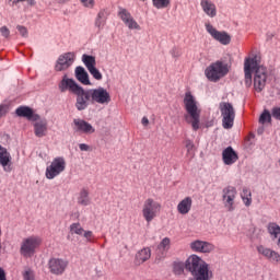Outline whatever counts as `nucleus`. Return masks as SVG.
Instances as JSON below:
<instances>
[{
  "label": "nucleus",
  "mask_w": 280,
  "mask_h": 280,
  "mask_svg": "<svg viewBox=\"0 0 280 280\" xmlns=\"http://www.w3.org/2000/svg\"><path fill=\"white\" fill-rule=\"evenodd\" d=\"M170 54L173 58H180V49L178 47H173Z\"/></svg>",
  "instance_id": "nucleus-45"
},
{
  "label": "nucleus",
  "mask_w": 280,
  "mask_h": 280,
  "mask_svg": "<svg viewBox=\"0 0 280 280\" xmlns=\"http://www.w3.org/2000/svg\"><path fill=\"white\" fill-rule=\"evenodd\" d=\"M118 16L129 30H141L139 23H137L135 18H132V14H130L125 8H119Z\"/></svg>",
  "instance_id": "nucleus-17"
},
{
  "label": "nucleus",
  "mask_w": 280,
  "mask_h": 280,
  "mask_svg": "<svg viewBox=\"0 0 280 280\" xmlns=\"http://www.w3.org/2000/svg\"><path fill=\"white\" fill-rule=\"evenodd\" d=\"M206 31L210 36L220 43L221 45H230L231 44V35L224 31H218L213 25L210 23H206Z\"/></svg>",
  "instance_id": "nucleus-11"
},
{
  "label": "nucleus",
  "mask_w": 280,
  "mask_h": 280,
  "mask_svg": "<svg viewBox=\"0 0 280 280\" xmlns=\"http://www.w3.org/2000/svg\"><path fill=\"white\" fill-rule=\"evenodd\" d=\"M10 113L9 104H0V119H3Z\"/></svg>",
  "instance_id": "nucleus-39"
},
{
  "label": "nucleus",
  "mask_w": 280,
  "mask_h": 280,
  "mask_svg": "<svg viewBox=\"0 0 280 280\" xmlns=\"http://www.w3.org/2000/svg\"><path fill=\"white\" fill-rule=\"evenodd\" d=\"M79 89L80 85L77 84L75 80L68 78L67 74H65L62 80L59 82L60 93H67V91H70L72 95H75Z\"/></svg>",
  "instance_id": "nucleus-18"
},
{
  "label": "nucleus",
  "mask_w": 280,
  "mask_h": 280,
  "mask_svg": "<svg viewBox=\"0 0 280 280\" xmlns=\"http://www.w3.org/2000/svg\"><path fill=\"white\" fill-rule=\"evenodd\" d=\"M152 3L158 10H163L170 5V0H152Z\"/></svg>",
  "instance_id": "nucleus-37"
},
{
  "label": "nucleus",
  "mask_w": 280,
  "mask_h": 280,
  "mask_svg": "<svg viewBox=\"0 0 280 280\" xmlns=\"http://www.w3.org/2000/svg\"><path fill=\"white\" fill-rule=\"evenodd\" d=\"M0 33L4 38H10V28L8 26L0 27Z\"/></svg>",
  "instance_id": "nucleus-46"
},
{
  "label": "nucleus",
  "mask_w": 280,
  "mask_h": 280,
  "mask_svg": "<svg viewBox=\"0 0 280 280\" xmlns=\"http://www.w3.org/2000/svg\"><path fill=\"white\" fill-rule=\"evenodd\" d=\"M33 121H35L33 125L35 137H37L38 139H43V137H47V132H48L47 119H40V116H39L38 120H33Z\"/></svg>",
  "instance_id": "nucleus-20"
},
{
  "label": "nucleus",
  "mask_w": 280,
  "mask_h": 280,
  "mask_svg": "<svg viewBox=\"0 0 280 280\" xmlns=\"http://www.w3.org/2000/svg\"><path fill=\"white\" fill-rule=\"evenodd\" d=\"M185 269L190 272L192 278L188 280H212L213 279V270L207 261L202 260V258L197 255H191L188 257L185 264L183 262H174L173 272L174 275H183Z\"/></svg>",
  "instance_id": "nucleus-1"
},
{
  "label": "nucleus",
  "mask_w": 280,
  "mask_h": 280,
  "mask_svg": "<svg viewBox=\"0 0 280 280\" xmlns=\"http://www.w3.org/2000/svg\"><path fill=\"white\" fill-rule=\"evenodd\" d=\"M75 78L81 84L85 86H91V80L89 79V72L84 69V67L79 66L75 68Z\"/></svg>",
  "instance_id": "nucleus-28"
},
{
  "label": "nucleus",
  "mask_w": 280,
  "mask_h": 280,
  "mask_svg": "<svg viewBox=\"0 0 280 280\" xmlns=\"http://www.w3.org/2000/svg\"><path fill=\"white\" fill-rule=\"evenodd\" d=\"M219 110L222 117V127L225 130H231L233 124H235V108L233 107V104L221 102L219 104Z\"/></svg>",
  "instance_id": "nucleus-4"
},
{
  "label": "nucleus",
  "mask_w": 280,
  "mask_h": 280,
  "mask_svg": "<svg viewBox=\"0 0 280 280\" xmlns=\"http://www.w3.org/2000/svg\"><path fill=\"white\" fill-rule=\"evenodd\" d=\"M237 198V188L226 186L222 189V200L228 211H235V199Z\"/></svg>",
  "instance_id": "nucleus-10"
},
{
  "label": "nucleus",
  "mask_w": 280,
  "mask_h": 280,
  "mask_svg": "<svg viewBox=\"0 0 280 280\" xmlns=\"http://www.w3.org/2000/svg\"><path fill=\"white\" fill-rule=\"evenodd\" d=\"M106 21H108V11L106 9H101L94 22V25L95 27H97L98 32H102V30H104Z\"/></svg>",
  "instance_id": "nucleus-26"
},
{
  "label": "nucleus",
  "mask_w": 280,
  "mask_h": 280,
  "mask_svg": "<svg viewBox=\"0 0 280 280\" xmlns=\"http://www.w3.org/2000/svg\"><path fill=\"white\" fill-rule=\"evenodd\" d=\"M184 143H185V148L187 150L188 156H194L196 152V145L194 144V141L186 139Z\"/></svg>",
  "instance_id": "nucleus-35"
},
{
  "label": "nucleus",
  "mask_w": 280,
  "mask_h": 280,
  "mask_svg": "<svg viewBox=\"0 0 280 280\" xmlns=\"http://www.w3.org/2000/svg\"><path fill=\"white\" fill-rule=\"evenodd\" d=\"M66 168L67 162L65 161V158H55L51 164L46 167V178H48V180H54V178L60 176Z\"/></svg>",
  "instance_id": "nucleus-9"
},
{
  "label": "nucleus",
  "mask_w": 280,
  "mask_h": 280,
  "mask_svg": "<svg viewBox=\"0 0 280 280\" xmlns=\"http://www.w3.org/2000/svg\"><path fill=\"white\" fill-rule=\"evenodd\" d=\"M245 86L250 89L254 83V91L261 93L268 82V68L257 61L256 58H246L244 62ZM254 73V79H253Z\"/></svg>",
  "instance_id": "nucleus-2"
},
{
  "label": "nucleus",
  "mask_w": 280,
  "mask_h": 280,
  "mask_svg": "<svg viewBox=\"0 0 280 280\" xmlns=\"http://www.w3.org/2000/svg\"><path fill=\"white\" fill-rule=\"evenodd\" d=\"M24 280H36L35 276H34V271L32 269L26 270L23 273Z\"/></svg>",
  "instance_id": "nucleus-41"
},
{
  "label": "nucleus",
  "mask_w": 280,
  "mask_h": 280,
  "mask_svg": "<svg viewBox=\"0 0 280 280\" xmlns=\"http://www.w3.org/2000/svg\"><path fill=\"white\" fill-rule=\"evenodd\" d=\"M241 198L245 207H250V205H253V192L250 191V189L244 187L243 191L241 192Z\"/></svg>",
  "instance_id": "nucleus-30"
},
{
  "label": "nucleus",
  "mask_w": 280,
  "mask_h": 280,
  "mask_svg": "<svg viewBox=\"0 0 280 280\" xmlns=\"http://www.w3.org/2000/svg\"><path fill=\"white\" fill-rule=\"evenodd\" d=\"M256 250L258 255H261V257L268 259V261H271L272 264H280V254L275 249H271L270 247H266L264 245H258L256 247Z\"/></svg>",
  "instance_id": "nucleus-16"
},
{
  "label": "nucleus",
  "mask_w": 280,
  "mask_h": 280,
  "mask_svg": "<svg viewBox=\"0 0 280 280\" xmlns=\"http://www.w3.org/2000/svg\"><path fill=\"white\" fill-rule=\"evenodd\" d=\"M267 231L269 235H271L272 240H278L280 235V226L276 222H270L267 226Z\"/></svg>",
  "instance_id": "nucleus-31"
},
{
  "label": "nucleus",
  "mask_w": 280,
  "mask_h": 280,
  "mask_svg": "<svg viewBox=\"0 0 280 280\" xmlns=\"http://www.w3.org/2000/svg\"><path fill=\"white\" fill-rule=\"evenodd\" d=\"M271 117H273V119H277L278 121H280V107H273L271 109Z\"/></svg>",
  "instance_id": "nucleus-43"
},
{
  "label": "nucleus",
  "mask_w": 280,
  "mask_h": 280,
  "mask_svg": "<svg viewBox=\"0 0 280 280\" xmlns=\"http://www.w3.org/2000/svg\"><path fill=\"white\" fill-rule=\"evenodd\" d=\"M160 212L161 203H159V201L149 198L143 202L142 217L144 218L145 222H148V224H150V222H152V220H154V218H156Z\"/></svg>",
  "instance_id": "nucleus-8"
},
{
  "label": "nucleus",
  "mask_w": 280,
  "mask_h": 280,
  "mask_svg": "<svg viewBox=\"0 0 280 280\" xmlns=\"http://www.w3.org/2000/svg\"><path fill=\"white\" fill-rule=\"evenodd\" d=\"M82 62L85 65L88 70L93 69V67L97 65V61H95V57L86 54L82 56Z\"/></svg>",
  "instance_id": "nucleus-32"
},
{
  "label": "nucleus",
  "mask_w": 280,
  "mask_h": 280,
  "mask_svg": "<svg viewBox=\"0 0 280 280\" xmlns=\"http://www.w3.org/2000/svg\"><path fill=\"white\" fill-rule=\"evenodd\" d=\"M79 150H81V152H90L91 145H89L86 143H80L79 144Z\"/></svg>",
  "instance_id": "nucleus-47"
},
{
  "label": "nucleus",
  "mask_w": 280,
  "mask_h": 280,
  "mask_svg": "<svg viewBox=\"0 0 280 280\" xmlns=\"http://www.w3.org/2000/svg\"><path fill=\"white\" fill-rule=\"evenodd\" d=\"M200 5L205 14H207V16H210V19H214V16H218V8L215 7V3H213L211 0H201Z\"/></svg>",
  "instance_id": "nucleus-24"
},
{
  "label": "nucleus",
  "mask_w": 280,
  "mask_h": 280,
  "mask_svg": "<svg viewBox=\"0 0 280 280\" xmlns=\"http://www.w3.org/2000/svg\"><path fill=\"white\" fill-rule=\"evenodd\" d=\"M75 62V54L74 52H65L60 55L57 59L55 70L56 71H67L71 65Z\"/></svg>",
  "instance_id": "nucleus-13"
},
{
  "label": "nucleus",
  "mask_w": 280,
  "mask_h": 280,
  "mask_svg": "<svg viewBox=\"0 0 280 280\" xmlns=\"http://www.w3.org/2000/svg\"><path fill=\"white\" fill-rule=\"evenodd\" d=\"M83 237H85L86 242L93 243V240L95 238V235H93L92 231H84Z\"/></svg>",
  "instance_id": "nucleus-42"
},
{
  "label": "nucleus",
  "mask_w": 280,
  "mask_h": 280,
  "mask_svg": "<svg viewBox=\"0 0 280 280\" xmlns=\"http://www.w3.org/2000/svg\"><path fill=\"white\" fill-rule=\"evenodd\" d=\"M78 205L81 207H89L91 205V196L89 192V188H82L77 198Z\"/></svg>",
  "instance_id": "nucleus-29"
},
{
  "label": "nucleus",
  "mask_w": 280,
  "mask_h": 280,
  "mask_svg": "<svg viewBox=\"0 0 280 280\" xmlns=\"http://www.w3.org/2000/svg\"><path fill=\"white\" fill-rule=\"evenodd\" d=\"M15 115H18V117H25L28 121H38V119H40V115L34 114V109L27 106L18 107Z\"/></svg>",
  "instance_id": "nucleus-19"
},
{
  "label": "nucleus",
  "mask_w": 280,
  "mask_h": 280,
  "mask_svg": "<svg viewBox=\"0 0 280 280\" xmlns=\"http://www.w3.org/2000/svg\"><path fill=\"white\" fill-rule=\"evenodd\" d=\"M275 38V33H267V40Z\"/></svg>",
  "instance_id": "nucleus-51"
},
{
  "label": "nucleus",
  "mask_w": 280,
  "mask_h": 280,
  "mask_svg": "<svg viewBox=\"0 0 280 280\" xmlns=\"http://www.w3.org/2000/svg\"><path fill=\"white\" fill-rule=\"evenodd\" d=\"M206 78L210 82H219L221 78H224L229 73V67L224 62L218 60L214 63L210 65L206 71Z\"/></svg>",
  "instance_id": "nucleus-6"
},
{
  "label": "nucleus",
  "mask_w": 280,
  "mask_h": 280,
  "mask_svg": "<svg viewBox=\"0 0 280 280\" xmlns=\"http://www.w3.org/2000/svg\"><path fill=\"white\" fill-rule=\"evenodd\" d=\"M84 8L93 9L95 7V0H80Z\"/></svg>",
  "instance_id": "nucleus-44"
},
{
  "label": "nucleus",
  "mask_w": 280,
  "mask_h": 280,
  "mask_svg": "<svg viewBox=\"0 0 280 280\" xmlns=\"http://www.w3.org/2000/svg\"><path fill=\"white\" fill-rule=\"evenodd\" d=\"M25 2V0H9V3H11V5H16V3H23Z\"/></svg>",
  "instance_id": "nucleus-48"
},
{
  "label": "nucleus",
  "mask_w": 280,
  "mask_h": 280,
  "mask_svg": "<svg viewBox=\"0 0 280 280\" xmlns=\"http://www.w3.org/2000/svg\"><path fill=\"white\" fill-rule=\"evenodd\" d=\"M92 102L101 105L110 104V93L103 86L92 89Z\"/></svg>",
  "instance_id": "nucleus-12"
},
{
  "label": "nucleus",
  "mask_w": 280,
  "mask_h": 280,
  "mask_svg": "<svg viewBox=\"0 0 280 280\" xmlns=\"http://www.w3.org/2000/svg\"><path fill=\"white\" fill-rule=\"evenodd\" d=\"M72 130H74V132H81L82 135H93L95 132V127L84 119L74 118Z\"/></svg>",
  "instance_id": "nucleus-14"
},
{
  "label": "nucleus",
  "mask_w": 280,
  "mask_h": 280,
  "mask_svg": "<svg viewBox=\"0 0 280 280\" xmlns=\"http://www.w3.org/2000/svg\"><path fill=\"white\" fill-rule=\"evenodd\" d=\"M272 121V114L268 109H265L259 117V124H270Z\"/></svg>",
  "instance_id": "nucleus-34"
},
{
  "label": "nucleus",
  "mask_w": 280,
  "mask_h": 280,
  "mask_svg": "<svg viewBox=\"0 0 280 280\" xmlns=\"http://www.w3.org/2000/svg\"><path fill=\"white\" fill-rule=\"evenodd\" d=\"M150 257H152V250L150 247H144L136 254L135 264L141 266V264H145Z\"/></svg>",
  "instance_id": "nucleus-27"
},
{
  "label": "nucleus",
  "mask_w": 280,
  "mask_h": 280,
  "mask_svg": "<svg viewBox=\"0 0 280 280\" xmlns=\"http://www.w3.org/2000/svg\"><path fill=\"white\" fill-rule=\"evenodd\" d=\"M74 95L77 96L74 104L77 110H86V108H89V104H93L92 89L85 90L80 86Z\"/></svg>",
  "instance_id": "nucleus-7"
},
{
  "label": "nucleus",
  "mask_w": 280,
  "mask_h": 280,
  "mask_svg": "<svg viewBox=\"0 0 280 280\" xmlns=\"http://www.w3.org/2000/svg\"><path fill=\"white\" fill-rule=\"evenodd\" d=\"M12 156L8 152V149L3 148L0 144V165H2L3 170L8 173L12 172Z\"/></svg>",
  "instance_id": "nucleus-22"
},
{
  "label": "nucleus",
  "mask_w": 280,
  "mask_h": 280,
  "mask_svg": "<svg viewBox=\"0 0 280 280\" xmlns=\"http://www.w3.org/2000/svg\"><path fill=\"white\" fill-rule=\"evenodd\" d=\"M190 248L195 253H211V250H213L215 247L209 242L195 241L190 244Z\"/></svg>",
  "instance_id": "nucleus-23"
},
{
  "label": "nucleus",
  "mask_w": 280,
  "mask_h": 280,
  "mask_svg": "<svg viewBox=\"0 0 280 280\" xmlns=\"http://www.w3.org/2000/svg\"><path fill=\"white\" fill-rule=\"evenodd\" d=\"M40 244H43V240L38 236L23 238L20 247V255L25 258L34 257L36 248H38Z\"/></svg>",
  "instance_id": "nucleus-5"
},
{
  "label": "nucleus",
  "mask_w": 280,
  "mask_h": 280,
  "mask_svg": "<svg viewBox=\"0 0 280 280\" xmlns=\"http://www.w3.org/2000/svg\"><path fill=\"white\" fill-rule=\"evenodd\" d=\"M170 237H164L158 245V253H161V255H165V253L170 250Z\"/></svg>",
  "instance_id": "nucleus-33"
},
{
  "label": "nucleus",
  "mask_w": 280,
  "mask_h": 280,
  "mask_svg": "<svg viewBox=\"0 0 280 280\" xmlns=\"http://www.w3.org/2000/svg\"><path fill=\"white\" fill-rule=\"evenodd\" d=\"M25 1H27L28 5H36V1L34 0H25Z\"/></svg>",
  "instance_id": "nucleus-52"
},
{
  "label": "nucleus",
  "mask_w": 280,
  "mask_h": 280,
  "mask_svg": "<svg viewBox=\"0 0 280 280\" xmlns=\"http://www.w3.org/2000/svg\"><path fill=\"white\" fill-rule=\"evenodd\" d=\"M0 280H7L5 279V270H3V268L0 267Z\"/></svg>",
  "instance_id": "nucleus-49"
},
{
  "label": "nucleus",
  "mask_w": 280,
  "mask_h": 280,
  "mask_svg": "<svg viewBox=\"0 0 280 280\" xmlns=\"http://www.w3.org/2000/svg\"><path fill=\"white\" fill-rule=\"evenodd\" d=\"M88 71L91 73L94 80H102V72H100V70L95 66L93 68H90Z\"/></svg>",
  "instance_id": "nucleus-38"
},
{
  "label": "nucleus",
  "mask_w": 280,
  "mask_h": 280,
  "mask_svg": "<svg viewBox=\"0 0 280 280\" xmlns=\"http://www.w3.org/2000/svg\"><path fill=\"white\" fill-rule=\"evenodd\" d=\"M69 266V261L62 258H51L48 261V268L51 272V275H65V270H67V267Z\"/></svg>",
  "instance_id": "nucleus-15"
},
{
  "label": "nucleus",
  "mask_w": 280,
  "mask_h": 280,
  "mask_svg": "<svg viewBox=\"0 0 280 280\" xmlns=\"http://www.w3.org/2000/svg\"><path fill=\"white\" fill-rule=\"evenodd\" d=\"M16 30L23 38H27V35H28L27 27H25L23 25H18Z\"/></svg>",
  "instance_id": "nucleus-40"
},
{
  "label": "nucleus",
  "mask_w": 280,
  "mask_h": 280,
  "mask_svg": "<svg viewBox=\"0 0 280 280\" xmlns=\"http://www.w3.org/2000/svg\"><path fill=\"white\" fill-rule=\"evenodd\" d=\"M70 232L74 233L75 235H83L84 234V229L80 223H72L70 225Z\"/></svg>",
  "instance_id": "nucleus-36"
},
{
  "label": "nucleus",
  "mask_w": 280,
  "mask_h": 280,
  "mask_svg": "<svg viewBox=\"0 0 280 280\" xmlns=\"http://www.w3.org/2000/svg\"><path fill=\"white\" fill-rule=\"evenodd\" d=\"M192 205H194V199H191V197H185L177 205L178 213H180V215H187V213H189V211H191Z\"/></svg>",
  "instance_id": "nucleus-25"
},
{
  "label": "nucleus",
  "mask_w": 280,
  "mask_h": 280,
  "mask_svg": "<svg viewBox=\"0 0 280 280\" xmlns=\"http://www.w3.org/2000/svg\"><path fill=\"white\" fill-rule=\"evenodd\" d=\"M240 156L237 155V152L233 149V147H228L222 152V160L224 165H233L234 163H237Z\"/></svg>",
  "instance_id": "nucleus-21"
},
{
  "label": "nucleus",
  "mask_w": 280,
  "mask_h": 280,
  "mask_svg": "<svg viewBox=\"0 0 280 280\" xmlns=\"http://www.w3.org/2000/svg\"><path fill=\"white\" fill-rule=\"evenodd\" d=\"M184 106L187 114L184 119L191 125L195 132L200 130V109H198V102L196 97L191 95V92H186L184 97Z\"/></svg>",
  "instance_id": "nucleus-3"
},
{
  "label": "nucleus",
  "mask_w": 280,
  "mask_h": 280,
  "mask_svg": "<svg viewBox=\"0 0 280 280\" xmlns=\"http://www.w3.org/2000/svg\"><path fill=\"white\" fill-rule=\"evenodd\" d=\"M148 124H150V120L148 119V117H143L142 118V126H148Z\"/></svg>",
  "instance_id": "nucleus-50"
}]
</instances>
